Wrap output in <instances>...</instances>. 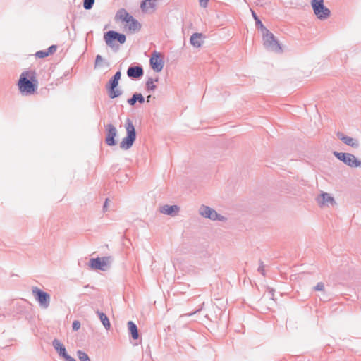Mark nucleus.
<instances>
[{
	"instance_id": "f03ea898",
	"label": "nucleus",
	"mask_w": 361,
	"mask_h": 361,
	"mask_svg": "<svg viewBox=\"0 0 361 361\" xmlns=\"http://www.w3.org/2000/svg\"><path fill=\"white\" fill-rule=\"evenodd\" d=\"M104 39L109 47L114 51H117L119 49V45L116 44V42L123 44L126 42V37L124 34L119 33L114 30H109L104 33Z\"/></svg>"
},
{
	"instance_id": "a19ab883",
	"label": "nucleus",
	"mask_w": 361,
	"mask_h": 361,
	"mask_svg": "<svg viewBox=\"0 0 361 361\" xmlns=\"http://www.w3.org/2000/svg\"><path fill=\"white\" fill-rule=\"evenodd\" d=\"M150 98H151V95H149V96L147 97V102H149Z\"/></svg>"
},
{
	"instance_id": "cd10ccee",
	"label": "nucleus",
	"mask_w": 361,
	"mask_h": 361,
	"mask_svg": "<svg viewBox=\"0 0 361 361\" xmlns=\"http://www.w3.org/2000/svg\"><path fill=\"white\" fill-rule=\"evenodd\" d=\"M94 0H83V7L85 10H90L92 8Z\"/></svg>"
},
{
	"instance_id": "4468645a",
	"label": "nucleus",
	"mask_w": 361,
	"mask_h": 361,
	"mask_svg": "<svg viewBox=\"0 0 361 361\" xmlns=\"http://www.w3.org/2000/svg\"><path fill=\"white\" fill-rule=\"evenodd\" d=\"M318 204L322 206H334L336 204L334 198L329 193L322 192L317 198Z\"/></svg>"
},
{
	"instance_id": "b1692460",
	"label": "nucleus",
	"mask_w": 361,
	"mask_h": 361,
	"mask_svg": "<svg viewBox=\"0 0 361 361\" xmlns=\"http://www.w3.org/2000/svg\"><path fill=\"white\" fill-rule=\"evenodd\" d=\"M344 140L342 141L345 145L350 146L353 148H357L359 147V142L353 137L346 136L345 137H343Z\"/></svg>"
},
{
	"instance_id": "bb28decb",
	"label": "nucleus",
	"mask_w": 361,
	"mask_h": 361,
	"mask_svg": "<svg viewBox=\"0 0 361 361\" xmlns=\"http://www.w3.org/2000/svg\"><path fill=\"white\" fill-rule=\"evenodd\" d=\"M77 356L80 361H91L88 355L82 350H78L77 351Z\"/></svg>"
},
{
	"instance_id": "a211bd4d",
	"label": "nucleus",
	"mask_w": 361,
	"mask_h": 361,
	"mask_svg": "<svg viewBox=\"0 0 361 361\" xmlns=\"http://www.w3.org/2000/svg\"><path fill=\"white\" fill-rule=\"evenodd\" d=\"M127 326L132 338L134 340L138 339L140 335L137 325L133 321H129L127 323Z\"/></svg>"
},
{
	"instance_id": "2eb2a0df",
	"label": "nucleus",
	"mask_w": 361,
	"mask_h": 361,
	"mask_svg": "<svg viewBox=\"0 0 361 361\" xmlns=\"http://www.w3.org/2000/svg\"><path fill=\"white\" fill-rule=\"evenodd\" d=\"M180 211V207L178 205H168L165 204L160 208V212L164 214H167L171 216H175Z\"/></svg>"
},
{
	"instance_id": "423d86ee",
	"label": "nucleus",
	"mask_w": 361,
	"mask_h": 361,
	"mask_svg": "<svg viewBox=\"0 0 361 361\" xmlns=\"http://www.w3.org/2000/svg\"><path fill=\"white\" fill-rule=\"evenodd\" d=\"M32 294L42 309L49 307L51 296L48 293L43 291L37 286H34L32 288Z\"/></svg>"
},
{
	"instance_id": "7c9ffc66",
	"label": "nucleus",
	"mask_w": 361,
	"mask_h": 361,
	"mask_svg": "<svg viewBox=\"0 0 361 361\" xmlns=\"http://www.w3.org/2000/svg\"><path fill=\"white\" fill-rule=\"evenodd\" d=\"M80 322L78 320L73 321L72 328L73 331H78L80 328Z\"/></svg>"
},
{
	"instance_id": "9b49d317",
	"label": "nucleus",
	"mask_w": 361,
	"mask_h": 361,
	"mask_svg": "<svg viewBox=\"0 0 361 361\" xmlns=\"http://www.w3.org/2000/svg\"><path fill=\"white\" fill-rule=\"evenodd\" d=\"M106 135L105 142L109 146H114L116 145L115 137L117 135V130L113 124H107L106 126Z\"/></svg>"
},
{
	"instance_id": "f257e3e1",
	"label": "nucleus",
	"mask_w": 361,
	"mask_h": 361,
	"mask_svg": "<svg viewBox=\"0 0 361 361\" xmlns=\"http://www.w3.org/2000/svg\"><path fill=\"white\" fill-rule=\"evenodd\" d=\"M18 86L23 94L31 95L34 94L38 87V80L35 71L23 72L20 75Z\"/></svg>"
},
{
	"instance_id": "f3484780",
	"label": "nucleus",
	"mask_w": 361,
	"mask_h": 361,
	"mask_svg": "<svg viewBox=\"0 0 361 361\" xmlns=\"http://www.w3.org/2000/svg\"><path fill=\"white\" fill-rule=\"evenodd\" d=\"M204 38V36L202 33L195 32L192 34L190 37V44L197 48H199L202 46L203 41L202 39Z\"/></svg>"
},
{
	"instance_id": "72a5a7b5",
	"label": "nucleus",
	"mask_w": 361,
	"mask_h": 361,
	"mask_svg": "<svg viewBox=\"0 0 361 361\" xmlns=\"http://www.w3.org/2000/svg\"><path fill=\"white\" fill-rule=\"evenodd\" d=\"M314 289L317 291H322L324 289V285L323 283H318L314 288Z\"/></svg>"
},
{
	"instance_id": "f704fd0d",
	"label": "nucleus",
	"mask_w": 361,
	"mask_h": 361,
	"mask_svg": "<svg viewBox=\"0 0 361 361\" xmlns=\"http://www.w3.org/2000/svg\"><path fill=\"white\" fill-rule=\"evenodd\" d=\"M209 0H199L200 6L202 8H206L207 6Z\"/></svg>"
},
{
	"instance_id": "393cba45",
	"label": "nucleus",
	"mask_w": 361,
	"mask_h": 361,
	"mask_svg": "<svg viewBox=\"0 0 361 361\" xmlns=\"http://www.w3.org/2000/svg\"><path fill=\"white\" fill-rule=\"evenodd\" d=\"M251 12H252V17L255 21V25L257 28L260 29L262 31L265 30L266 29H267V27H265L263 25V23H262V21L260 20V19L258 18L257 15L256 14V13L253 11V10H251Z\"/></svg>"
},
{
	"instance_id": "e433bc0d",
	"label": "nucleus",
	"mask_w": 361,
	"mask_h": 361,
	"mask_svg": "<svg viewBox=\"0 0 361 361\" xmlns=\"http://www.w3.org/2000/svg\"><path fill=\"white\" fill-rule=\"evenodd\" d=\"M336 136L338 137V138H339L341 141H343L344 140L343 137H345L346 135H345L343 133L341 132H337L336 133Z\"/></svg>"
},
{
	"instance_id": "0eeeda50",
	"label": "nucleus",
	"mask_w": 361,
	"mask_h": 361,
	"mask_svg": "<svg viewBox=\"0 0 361 361\" xmlns=\"http://www.w3.org/2000/svg\"><path fill=\"white\" fill-rule=\"evenodd\" d=\"M311 6L314 13L319 20H325L330 16V10L324 5V0H312Z\"/></svg>"
},
{
	"instance_id": "c9c22d12",
	"label": "nucleus",
	"mask_w": 361,
	"mask_h": 361,
	"mask_svg": "<svg viewBox=\"0 0 361 361\" xmlns=\"http://www.w3.org/2000/svg\"><path fill=\"white\" fill-rule=\"evenodd\" d=\"M121 77V73L120 71H118L111 78L120 80Z\"/></svg>"
},
{
	"instance_id": "5701e85b",
	"label": "nucleus",
	"mask_w": 361,
	"mask_h": 361,
	"mask_svg": "<svg viewBox=\"0 0 361 361\" xmlns=\"http://www.w3.org/2000/svg\"><path fill=\"white\" fill-rule=\"evenodd\" d=\"M155 6V1L153 0H144L142 1L140 5L142 10L145 12H147L149 8L154 9Z\"/></svg>"
},
{
	"instance_id": "1a4fd4ad",
	"label": "nucleus",
	"mask_w": 361,
	"mask_h": 361,
	"mask_svg": "<svg viewBox=\"0 0 361 361\" xmlns=\"http://www.w3.org/2000/svg\"><path fill=\"white\" fill-rule=\"evenodd\" d=\"M119 80L111 78L109 82L106 84V89L108 92V96L111 99H115L120 97L123 94V91L118 88Z\"/></svg>"
},
{
	"instance_id": "ddd939ff",
	"label": "nucleus",
	"mask_w": 361,
	"mask_h": 361,
	"mask_svg": "<svg viewBox=\"0 0 361 361\" xmlns=\"http://www.w3.org/2000/svg\"><path fill=\"white\" fill-rule=\"evenodd\" d=\"M144 75V70L141 65L130 66L127 70V75L131 79H140Z\"/></svg>"
},
{
	"instance_id": "4be33fe9",
	"label": "nucleus",
	"mask_w": 361,
	"mask_h": 361,
	"mask_svg": "<svg viewBox=\"0 0 361 361\" xmlns=\"http://www.w3.org/2000/svg\"><path fill=\"white\" fill-rule=\"evenodd\" d=\"M97 314H98L102 324L104 325V328L106 329V330H109L111 328V323L109 322V318L107 317V316L102 312H99V310L97 311Z\"/></svg>"
},
{
	"instance_id": "39448f33",
	"label": "nucleus",
	"mask_w": 361,
	"mask_h": 361,
	"mask_svg": "<svg viewBox=\"0 0 361 361\" xmlns=\"http://www.w3.org/2000/svg\"><path fill=\"white\" fill-rule=\"evenodd\" d=\"M333 154L341 161L345 165L352 167L357 168L361 166V161L357 159L355 155L350 153L338 152L334 151Z\"/></svg>"
},
{
	"instance_id": "6ab92c4d",
	"label": "nucleus",
	"mask_w": 361,
	"mask_h": 361,
	"mask_svg": "<svg viewBox=\"0 0 361 361\" xmlns=\"http://www.w3.org/2000/svg\"><path fill=\"white\" fill-rule=\"evenodd\" d=\"M126 23H128V30L132 32H138L141 29V24L133 16Z\"/></svg>"
},
{
	"instance_id": "c756f323",
	"label": "nucleus",
	"mask_w": 361,
	"mask_h": 361,
	"mask_svg": "<svg viewBox=\"0 0 361 361\" xmlns=\"http://www.w3.org/2000/svg\"><path fill=\"white\" fill-rule=\"evenodd\" d=\"M35 56L37 58L42 59V58L48 56L49 54H48L47 50L46 51H38L36 52Z\"/></svg>"
},
{
	"instance_id": "dca6fc26",
	"label": "nucleus",
	"mask_w": 361,
	"mask_h": 361,
	"mask_svg": "<svg viewBox=\"0 0 361 361\" xmlns=\"http://www.w3.org/2000/svg\"><path fill=\"white\" fill-rule=\"evenodd\" d=\"M52 346L58 353L59 357L63 358L68 355L65 346L58 339H54L52 341Z\"/></svg>"
},
{
	"instance_id": "9d476101",
	"label": "nucleus",
	"mask_w": 361,
	"mask_h": 361,
	"mask_svg": "<svg viewBox=\"0 0 361 361\" xmlns=\"http://www.w3.org/2000/svg\"><path fill=\"white\" fill-rule=\"evenodd\" d=\"M199 214L201 216L209 219L212 221H221L224 219V216L218 214L214 209L204 204L201 205L200 207Z\"/></svg>"
},
{
	"instance_id": "6e6552de",
	"label": "nucleus",
	"mask_w": 361,
	"mask_h": 361,
	"mask_svg": "<svg viewBox=\"0 0 361 361\" xmlns=\"http://www.w3.org/2000/svg\"><path fill=\"white\" fill-rule=\"evenodd\" d=\"M113 261L111 256L103 257L102 258H92L90 260L89 266L94 270L105 271L106 267H109Z\"/></svg>"
},
{
	"instance_id": "2f4dec72",
	"label": "nucleus",
	"mask_w": 361,
	"mask_h": 361,
	"mask_svg": "<svg viewBox=\"0 0 361 361\" xmlns=\"http://www.w3.org/2000/svg\"><path fill=\"white\" fill-rule=\"evenodd\" d=\"M56 49H57V46L56 45H51V46H50L47 49V53H48V54L49 56V55L53 54L54 53H55Z\"/></svg>"
},
{
	"instance_id": "f8f14e48",
	"label": "nucleus",
	"mask_w": 361,
	"mask_h": 361,
	"mask_svg": "<svg viewBox=\"0 0 361 361\" xmlns=\"http://www.w3.org/2000/svg\"><path fill=\"white\" fill-rule=\"evenodd\" d=\"M149 63L151 68L155 72H160L164 68V62L161 58V55L157 51H154L152 54V56L149 59Z\"/></svg>"
},
{
	"instance_id": "4c0bfd02",
	"label": "nucleus",
	"mask_w": 361,
	"mask_h": 361,
	"mask_svg": "<svg viewBox=\"0 0 361 361\" xmlns=\"http://www.w3.org/2000/svg\"><path fill=\"white\" fill-rule=\"evenodd\" d=\"M63 359H64L65 361H77L75 358L70 356L68 354L65 356Z\"/></svg>"
},
{
	"instance_id": "20e7f679",
	"label": "nucleus",
	"mask_w": 361,
	"mask_h": 361,
	"mask_svg": "<svg viewBox=\"0 0 361 361\" xmlns=\"http://www.w3.org/2000/svg\"><path fill=\"white\" fill-rule=\"evenodd\" d=\"M262 39L263 45L267 50L274 52L282 51L281 44L268 29L262 31Z\"/></svg>"
},
{
	"instance_id": "412c9836",
	"label": "nucleus",
	"mask_w": 361,
	"mask_h": 361,
	"mask_svg": "<svg viewBox=\"0 0 361 361\" xmlns=\"http://www.w3.org/2000/svg\"><path fill=\"white\" fill-rule=\"evenodd\" d=\"M128 103L130 106H134L137 102L140 104H143L145 102V98L141 93H135L133 94L132 97L128 99Z\"/></svg>"
},
{
	"instance_id": "473e14b6",
	"label": "nucleus",
	"mask_w": 361,
	"mask_h": 361,
	"mask_svg": "<svg viewBox=\"0 0 361 361\" xmlns=\"http://www.w3.org/2000/svg\"><path fill=\"white\" fill-rule=\"evenodd\" d=\"M258 271L261 273L263 276H265V270H264V265L263 264V262L262 260H259V266L258 267Z\"/></svg>"
},
{
	"instance_id": "c85d7f7f",
	"label": "nucleus",
	"mask_w": 361,
	"mask_h": 361,
	"mask_svg": "<svg viewBox=\"0 0 361 361\" xmlns=\"http://www.w3.org/2000/svg\"><path fill=\"white\" fill-rule=\"evenodd\" d=\"M104 62V59L101 55H97L95 59V67L97 66H102V63Z\"/></svg>"
},
{
	"instance_id": "a878e982",
	"label": "nucleus",
	"mask_w": 361,
	"mask_h": 361,
	"mask_svg": "<svg viewBox=\"0 0 361 361\" xmlns=\"http://www.w3.org/2000/svg\"><path fill=\"white\" fill-rule=\"evenodd\" d=\"M158 78L154 80V82H158ZM154 80L152 78H149L146 82V89L147 91H153L157 88V86L153 84Z\"/></svg>"
},
{
	"instance_id": "58836bf2",
	"label": "nucleus",
	"mask_w": 361,
	"mask_h": 361,
	"mask_svg": "<svg viewBox=\"0 0 361 361\" xmlns=\"http://www.w3.org/2000/svg\"><path fill=\"white\" fill-rule=\"evenodd\" d=\"M201 310H202V307H201L200 308L197 309V310H195V311H194V312H191V313L182 314L180 317H184V316H187V315H188V316L193 315L194 314H195V313H197V312H200Z\"/></svg>"
},
{
	"instance_id": "ea45409f",
	"label": "nucleus",
	"mask_w": 361,
	"mask_h": 361,
	"mask_svg": "<svg viewBox=\"0 0 361 361\" xmlns=\"http://www.w3.org/2000/svg\"><path fill=\"white\" fill-rule=\"evenodd\" d=\"M108 199H106L105 202H104V204L103 205V210L104 212H105L107 209V204H108Z\"/></svg>"
},
{
	"instance_id": "7ed1b4c3",
	"label": "nucleus",
	"mask_w": 361,
	"mask_h": 361,
	"mask_svg": "<svg viewBox=\"0 0 361 361\" xmlns=\"http://www.w3.org/2000/svg\"><path fill=\"white\" fill-rule=\"evenodd\" d=\"M126 136L123 138L120 143V147L123 149H129L136 139V131L133 122L130 118L126 121Z\"/></svg>"
},
{
	"instance_id": "aec40b11",
	"label": "nucleus",
	"mask_w": 361,
	"mask_h": 361,
	"mask_svg": "<svg viewBox=\"0 0 361 361\" xmlns=\"http://www.w3.org/2000/svg\"><path fill=\"white\" fill-rule=\"evenodd\" d=\"M130 18H132V16L130 15L124 8L119 9L115 16V19L121 20L123 22H128Z\"/></svg>"
}]
</instances>
